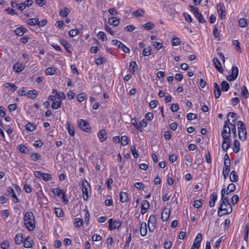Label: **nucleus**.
<instances>
[{"label":"nucleus","mask_w":249,"mask_h":249,"mask_svg":"<svg viewBox=\"0 0 249 249\" xmlns=\"http://www.w3.org/2000/svg\"><path fill=\"white\" fill-rule=\"evenodd\" d=\"M221 194V204L217 212V215L219 217L230 214L232 211V208L229 201L228 197L225 196V194H226V191L225 188L222 189Z\"/></svg>","instance_id":"nucleus-1"},{"label":"nucleus","mask_w":249,"mask_h":249,"mask_svg":"<svg viewBox=\"0 0 249 249\" xmlns=\"http://www.w3.org/2000/svg\"><path fill=\"white\" fill-rule=\"evenodd\" d=\"M24 225L26 228L30 231L35 229V216L32 212H27L24 216Z\"/></svg>","instance_id":"nucleus-2"},{"label":"nucleus","mask_w":249,"mask_h":249,"mask_svg":"<svg viewBox=\"0 0 249 249\" xmlns=\"http://www.w3.org/2000/svg\"><path fill=\"white\" fill-rule=\"evenodd\" d=\"M238 118L236 113L230 112L227 116V121L229 124H236V123L237 124H244L242 121L238 120Z\"/></svg>","instance_id":"nucleus-3"},{"label":"nucleus","mask_w":249,"mask_h":249,"mask_svg":"<svg viewBox=\"0 0 249 249\" xmlns=\"http://www.w3.org/2000/svg\"><path fill=\"white\" fill-rule=\"evenodd\" d=\"M88 188L90 189L89 184L86 179H83L82 182V190L83 195V198L85 201H87L89 199Z\"/></svg>","instance_id":"nucleus-4"},{"label":"nucleus","mask_w":249,"mask_h":249,"mask_svg":"<svg viewBox=\"0 0 249 249\" xmlns=\"http://www.w3.org/2000/svg\"><path fill=\"white\" fill-rule=\"evenodd\" d=\"M52 192L58 196L61 197L65 204L68 203V200L66 198V195L63 190L60 189L59 188H55L53 189Z\"/></svg>","instance_id":"nucleus-5"},{"label":"nucleus","mask_w":249,"mask_h":249,"mask_svg":"<svg viewBox=\"0 0 249 249\" xmlns=\"http://www.w3.org/2000/svg\"><path fill=\"white\" fill-rule=\"evenodd\" d=\"M156 218L154 214H151L148 221V228L149 231L153 232L156 228Z\"/></svg>","instance_id":"nucleus-6"},{"label":"nucleus","mask_w":249,"mask_h":249,"mask_svg":"<svg viewBox=\"0 0 249 249\" xmlns=\"http://www.w3.org/2000/svg\"><path fill=\"white\" fill-rule=\"evenodd\" d=\"M246 125H240L238 127V132L239 139L243 141L247 139V130Z\"/></svg>","instance_id":"nucleus-7"},{"label":"nucleus","mask_w":249,"mask_h":249,"mask_svg":"<svg viewBox=\"0 0 249 249\" xmlns=\"http://www.w3.org/2000/svg\"><path fill=\"white\" fill-rule=\"evenodd\" d=\"M221 135L223 140H229L231 139V128L229 125H224Z\"/></svg>","instance_id":"nucleus-8"},{"label":"nucleus","mask_w":249,"mask_h":249,"mask_svg":"<svg viewBox=\"0 0 249 249\" xmlns=\"http://www.w3.org/2000/svg\"><path fill=\"white\" fill-rule=\"evenodd\" d=\"M20 129L22 130V132L23 135H27V133L32 132L36 129V125H24V128H23V125L22 127L18 125Z\"/></svg>","instance_id":"nucleus-9"},{"label":"nucleus","mask_w":249,"mask_h":249,"mask_svg":"<svg viewBox=\"0 0 249 249\" xmlns=\"http://www.w3.org/2000/svg\"><path fill=\"white\" fill-rule=\"evenodd\" d=\"M98 137L101 142H103L107 140V132L104 129H101L97 134Z\"/></svg>","instance_id":"nucleus-10"},{"label":"nucleus","mask_w":249,"mask_h":249,"mask_svg":"<svg viewBox=\"0 0 249 249\" xmlns=\"http://www.w3.org/2000/svg\"><path fill=\"white\" fill-rule=\"evenodd\" d=\"M202 239V236L201 233H197L192 246L196 247V248H197V249H199V248L200 246Z\"/></svg>","instance_id":"nucleus-11"},{"label":"nucleus","mask_w":249,"mask_h":249,"mask_svg":"<svg viewBox=\"0 0 249 249\" xmlns=\"http://www.w3.org/2000/svg\"><path fill=\"white\" fill-rule=\"evenodd\" d=\"M217 199V195L215 192H213L210 196L209 205L210 207H213L214 206L215 202Z\"/></svg>","instance_id":"nucleus-12"},{"label":"nucleus","mask_w":249,"mask_h":249,"mask_svg":"<svg viewBox=\"0 0 249 249\" xmlns=\"http://www.w3.org/2000/svg\"><path fill=\"white\" fill-rule=\"evenodd\" d=\"M213 62L216 69L220 72L223 73V69L221 67V65L219 60L217 58H213Z\"/></svg>","instance_id":"nucleus-13"},{"label":"nucleus","mask_w":249,"mask_h":249,"mask_svg":"<svg viewBox=\"0 0 249 249\" xmlns=\"http://www.w3.org/2000/svg\"><path fill=\"white\" fill-rule=\"evenodd\" d=\"M231 144V140H223L222 144V149L224 151H227L230 147Z\"/></svg>","instance_id":"nucleus-14"},{"label":"nucleus","mask_w":249,"mask_h":249,"mask_svg":"<svg viewBox=\"0 0 249 249\" xmlns=\"http://www.w3.org/2000/svg\"><path fill=\"white\" fill-rule=\"evenodd\" d=\"M214 87V95L215 98H218L221 95V90L219 86L217 83H214L213 84Z\"/></svg>","instance_id":"nucleus-15"},{"label":"nucleus","mask_w":249,"mask_h":249,"mask_svg":"<svg viewBox=\"0 0 249 249\" xmlns=\"http://www.w3.org/2000/svg\"><path fill=\"white\" fill-rule=\"evenodd\" d=\"M170 211H167V208H165L162 213L161 214V219L162 221H167L170 216Z\"/></svg>","instance_id":"nucleus-16"},{"label":"nucleus","mask_w":249,"mask_h":249,"mask_svg":"<svg viewBox=\"0 0 249 249\" xmlns=\"http://www.w3.org/2000/svg\"><path fill=\"white\" fill-rule=\"evenodd\" d=\"M140 234L142 236H145L147 234V226L145 222L142 223L140 227Z\"/></svg>","instance_id":"nucleus-17"},{"label":"nucleus","mask_w":249,"mask_h":249,"mask_svg":"<svg viewBox=\"0 0 249 249\" xmlns=\"http://www.w3.org/2000/svg\"><path fill=\"white\" fill-rule=\"evenodd\" d=\"M122 222L119 219H116L114 220L113 222V224H112V227L111 229H109L110 231H112L114 229H118L122 225Z\"/></svg>","instance_id":"nucleus-18"},{"label":"nucleus","mask_w":249,"mask_h":249,"mask_svg":"<svg viewBox=\"0 0 249 249\" xmlns=\"http://www.w3.org/2000/svg\"><path fill=\"white\" fill-rule=\"evenodd\" d=\"M60 43L69 53L71 52V46L67 41L64 39L61 40L60 41Z\"/></svg>","instance_id":"nucleus-19"},{"label":"nucleus","mask_w":249,"mask_h":249,"mask_svg":"<svg viewBox=\"0 0 249 249\" xmlns=\"http://www.w3.org/2000/svg\"><path fill=\"white\" fill-rule=\"evenodd\" d=\"M120 22V19L117 18L116 17H113L111 18H109L108 19V23L111 25L116 26H117Z\"/></svg>","instance_id":"nucleus-20"},{"label":"nucleus","mask_w":249,"mask_h":249,"mask_svg":"<svg viewBox=\"0 0 249 249\" xmlns=\"http://www.w3.org/2000/svg\"><path fill=\"white\" fill-rule=\"evenodd\" d=\"M120 201L122 203H125L128 201V194L124 192H121L120 194Z\"/></svg>","instance_id":"nucleus-21"},{"label":"nucleus","mask_w":249,"mask_h":249,"mask_svg":"<svg viewBox=\"0 0 249 249\" xmlns=\"http://www.w3.org/2000/svg\"><path fill=\"white\" fill-rule=\"evenodd\" d=\"M27 30L24 28V27H20L19 28H17L15 30V33L16 34V35L19 36H22L24 33L26 32Z\"/></svg>","instance_id":"nucleus-22"},{"label":"nucleus","mask_w":249,"mask_h":249,"mask_svg":"<svg viewBox=\"0 0 249 249\" xmlns=\"http://www.w3.org/2000/svg\"><path fill=\"white\" fill-rule=\"evenodd\" d=\"M13 68L16 72H19L23 70L24 67L21 64L18 62L14 65Z\"/></svg>","instance_id":"nucleus-23"},{"label":"nucleus","mask_w":249,"mask_h":249,"mask_svg":"<svg viewBox=\"0 0 249 249\" xmlns=\"http://www.w3.org/2000/svg\"><path fill=\"white\" fill-rule=\"evenodd\" d=\"M32 240L30 236H27L25 238L24 242V247L25 248H30L32 247Z\"/></svg>","instance_id":"nucleus-24"},{"label":"nucleus","mask_w":249,"mask_h":249,"mask_svg":"<svg viewBox=\"0 0 249 249\" xmlns=\"http://www.w3.org/2000/svg\"><path fill=\"white\" fill-rule=\"evenodd\" d=\"M218 6V13H219V15L220 16V18L222 19H224L226 17V13L225 11L223 10V5H222L221 4H219L217 5Z\"/></svg>","instance_id":"nucleus-25"},{"label":"nucleus","mask_w":249,"mask_h":249,"mask_svg":"<svg viewBox=\"0 0 249 249\" xmlns=\"http://www.w3.org/2000/svg\"><path fill=\"white\" fill-rule=\"evenodd\" d=\"M18 149L22 153L27 154L29 153V149L24 144H19L18 146Z\"/></svg>","instance_id":"nucleus-26"},{"label":"nucleus","mask_w":249,"mask_h":249,"mask_svg":"<svg viewBox=\"0 0 249 249\" xmlns=\"http://www.w3.org/2000/svg\"><path fill=\"white\" fill-rule=\"evenodd\" d=\"M196 18L198 19L199 23H204L205 22V19H204L202 14L199 12L198 11H195V13L194 14Z\"/></svg>","instance_id":"nucleus-27"},{"label":"nucleus","mask_w":249,"mask_h":249,"mask_svg":"<svg viewBox=\"0 0 249 249\" xmlns=\"http://www.w3.org/2000/svg\"><path fill=\"white\" fill-rule=\"evenodd\" d=\"M57 69L53 67H50L47 68L45 70V73L47 75H54L57 73Z\"/></svg>","instance_id":"nucleus-28"},{"label":"nucleus","mask_w":249,"mask_h":249,"mask_svg":"<svg viewBox=\"0 0 249 249\" xmlns=\"http://www.w3.org/2000/svg\"><path fill=\"white\" fill-rule=\"evenodd\" d=\"M249 93L246 86H243L241 88V96L245 98L249 97Z\"/></svg>","instance_id":"nucleus-29"},{"label":"nucleus","mask_w":249,"mask_h":249,"mask_svg":"<svg viewBox=\"0 0 249 249\" xmlns=\"http://www.w3.org/2000/svg\"><path fill=\"white\" fill-rule=\"evenodd\" d=\"M23 237L22 233H18L16 234L15 241L17 245H20L23 242Z\"/></svg>","instance_id":"nucleus-30"},{"label":"nucleus","mask_w":249,"mask_h":249,"mask_svg":"<svg viewBox=\"0 0 249 249\" xmlns=\"http://www.w3.org/2000/svg\"><path fill=\"white\" fill-rule=\"evenodd\" d=\"M30 158L31 160L36 161L41 159V156L40 154L37 153H31Z\"/></svg>","instance_id":"nucleus-31"},{"label":"nucleus","mask_w":249,"mask_h":249,"mask_svg":"<svg viewBox=\"0 0 249 249\" xmlns=\"http://www.w3.org/2000/svg\"><path fill=\"white\" fill-rule=\"evenodd\" d=\"M240 144L239 141L237 140H235L234 141V144L233 147V151L234 153H238L240 150Z\"/></svg>","instance_id":"nucleus-32"},{"label":"nucleus","mask_w":249,"mask_h":249,"mask_svg":"<svg viewBox=\"0 0 249 249\" xmlns=\"http://www.w3.org/2000/svg\"><path fill=\"white\" fill-rule=\"evenodd\" d=\"M235 188L236 186L233 183H230L227 188L226 195H228L231 193L235 191Z\"/></svg>","instance_id":"nucleus-33"},{"label":"nucleus","mask_w":249,"mask_h":249,"mask_svg":"<svg viewBox=\"0 0 249 249\" xmlns=\"http://www.w3.org/2000/svg\"><path fill=\"white\" fill-rule=\"evenodd\" d=\"M230 179L231 182H237L238 180V176L234 170L231 172Z\"/></svg>","instance_id":"nucleus-34"},{"label":"nucleus","mask_w":249,"mask_h":249,"mask_svg":"<svg viewBox=\"0 0 249 249\" xmlns=\"http://www.w3.org/2000/svg\"><path fill=\"white\" fill-rule=\"evenodd\" d=\"M38 92L37 91L34 89L29 91L27 93V96L28 97L31 98V99H35L36 98V95L37 94Z\"/></svg>","instance_id":"nucleus-35"},{"label":"nucleus","mask_w":249,"mask_h":249,"mask_svg":"<svg viewBox=\"0 0 249 249\" xmlns=\"http://www.w3.org/2000/svg\"><path fill=\"white\" fill-rule=\"evenodd\" d=\"M102 162V160L99 158H96L93 162V164L96 170L99 171L101 169L100 163Z\"/></svg>","instance_id":"nucleus-36"},{"label":"nucleus","mask_w":249,"mask_h":249,"mask_svg":"<svg viewBox=\"0 0 249 249\" xmlns=\"http://www.w3.org/2000/svg\"><path fill=\"white\" fill-rule=\"evenodd\" d=\"M54 213L57 217H62L64 216V212L61 208H55Z\"/></svg>","instance_id":"nucleus-37"},{"label":"nucleus","mask_w":249,"mask_h":249,"mask_svg":"<svg viewBox=\"0 0 249 249\" xmlns=\"http://www.w3.org/2000/svg\"><path fill=\"white\" fill-rule=\"evenodd\" d=\"M129 140L126 136H123L121 138V143L122 146H125L128 144Z\"/></svg>","instance_id":"nucleus-38"},{"label":"nucleus","mask_w":249,"mask_h":249,"mask_svg":"<svg viewBox=\"0 0 249 249\" xmlns=\"http://www.w3.org/2000/svg\"><path fill=\"white\" fill-rule=\"evenodd\" d=\"M221 86L222 88V90L223 91H227L230 88V86H229V83L227 82H226V81H223L222 82V83L221 84Z\"/></svg>","instance_id":"nucleus-39"},{"label":"nucleus","mask_w":249,"mask_h":249,"mask_svg":"<svg viewBox=\"0 0 249 249\" xmlns=\"http://www.w3.org/2000/svg\"><path fill=\"white\" fill-rule=\"evenodd\" d=\"M129 69L133 72H135L138 70V66L135 61H132L129 64Z\"/></svg>","instance_id":"nucleus-40"},{"label":"nucleus","mask_w":249,"mask_h":249,"mask_svg":"<svg viewBox=\"0 0 249 249\" xmlns=\"http://www.w3.org/2000/svg\"><path fill=\"white\" fill-rule=\"evenodd\" d=\"M52 179V176L51 174L46 173H43L42 178L45 181H50Z\"/></svg>","instance_id":"nucleus-41"},{"label":"nucleus","mask_w":249,"mask_h":249,"mask_svg":"<svg viewBox=\"0 0 249 249\" xmlns=\"http://www.w3.org/2000/svg\"><path fill=\"white\" fill-rule=\"evenodd\" d=\"M118 48L121 49L125 53H129L130 49L126 47L122 42L119 43Z\"/></svg>","instance_id":"nucleus-42"},{"label":"nucleus","mask_w":249,"mask_h":249,"mask_svg":"<svg viewBox=\"0 0 249 249\" xmlns=\"http://www.w3.org/2000/svg\"><path fill=\"white\" fill-rule=\"evenodd\" d=\"M144 13V12L143 9H139L135 11L133 13V16H134L136 17H142V16H143Z\"/></svg>","instance_id":"nucleus-43"},{"label":"nucleus","mask_w":249,"mask_h":249,"mask_svg":"<svg viewBox=\"0 0 249 249\" xmlns=\"http://www.w3.org/2000/svg\"><path fill=\"white\" fill-rule=\"evenodd\" d=\"M249 233V224H247L246 225V227H245V233H244V240L246 242L248 241Z\"/></svg>","instance_id":"nucleus-44"},{"label":"nucleus","mask_w":249,"mask_h":249,"mask_svg":"<svg viewBox=\"0 0 249 249\" xmlns=\"http://www.w3.org/2000/svg\"><path fill=\"white\" fill-rule=\"evenodd\" d=\"M61 104V101H60V99H57L56 101H54L53 104H52V107L53 109H56L58 108Z\"/></svg>","instance_id":"nucleus-45"},{"label":"nucleus","mask_w":249,"mask_h":249,"mask_svg":"<svg viewBox=\"0 0 249 249\" xmlns=\"http://www.w3.org/2000/svg\"><path fill=\"white\" fill-rule=\"evenodd\" d=\"M143 27L147 30H150L154 28L155 25L154 24L149 22L143 24Z\"/></svg>","instance_id":"nucleus-46"},{"label":"nucleus","mask_w":249,"mask_h":249,"mask_svg":"<svg viewBox=\"0 0 249 249\" xmlns=\"http://www.w3.org/2000/svg\"><path fill=\"white\" fill-rule=\"evenodd\" d=\"M239 25L242 28L246 27L248 25L247 20L245 18H240L239 21Z\"/></svg>","instance_id":"nucleus-47"},{"label":"nucleus","mask_w":249,"mask_h":249,"mask_svg":"<svg viewBox=\"0 0 249 249\" xmlns=\"http://www.w3.org/2000/svg\"><path fill=\"white\" fill-rule=\"evenodd\" d=\"M180 40L178 37H174L171 40V44L172 46H177L180 44Z\"/></svg>","instance_id":"nucleus-48"},{"label":"nucleus","mask_w":249,"mask_h":249,"mask_svg":"<svg viewBox=\"0 0 249 249\" xmlns=\"http://www.w3.org/2000/svg\"><path fill=\"white\" fill-rule=\"evenodd\" d=\"M130 150L134 158L137 159L139 157V155L136 150L135 146L134 145H131Z\"/></svg>","instance_id":"nucleus-49"},{"label":"nucleus","mask_w":249,"mask_h":249,"mask_svg":"<svg viewBox=\"0 0 249 249\" xmlns=\"http://www.w3.org/2000/svg\"><path fill=\"white\" fill-rule=\"evenodd\" d=\"M83 223L82 220L80 218H76L74 219V224L76 228H80Z\"/></svg>","instance_id":"nucleus-50"},{"label":"nucleus","mask_w":249,"mask_h":249,"mask_svg":"<svg viewBox=\"0 0 249 249\" xmlns=\"http://www.w3.org/2000/svg\"><path fill=\"white\" fill-rule=\"evenodd\" d=\"M4 86L6 88L10 89L13 90V91H15L17 90L18 87L15 86L14 84L12 83H7L4 84Z\"/></svg>","instance_id":"nucleus-51"},{"label":"nucleus","mask_w":249,"mask_h":249,"mask_svg":"<svg viewBox=\"0 0 249 249\" xmlns=\"http://www.w3.org/2000/svg\"><path fill=\"white\" fill-rule=\"evenodd\" d=\"M106 62V58L104 57H99L95 60V63L97 65H101Z\"/></svg>","instance_id":"nucleus-52"},{"label":"nucleus","mask_w":249,"mask_h":249,"mask_svg":"<svg viewBox=\"0 0 249 249\" xmlns=\"http://www.w3.org/2000/svg\"><path fill=\"white\" fill-rule=\"evenodd\" d=\"M69 33L71 36L74 37L79 34V30L77 29H71Z\"/></svg>","instance_id":"nucleus-53"},{"label":"nucleus","mask_w":249,"mask_h":249,"mask_svg":"<svg viewBox=\"0 0 249 249\" xmlns=\"http://www.w3.org/2000/svg\"><path fill=\"white\" fill-rule=\"evenodd\" d=\"M150 205L148 201L147 200H143L141 203V207L144 208V209H148Z\"/></svg>","instance_id":"nucleus-54"},{"label":"nucleus","mask_w":249,"mask_h":249,"mask_svg":"<svg viewBox=\"0 0 249 249\" xmlns=\"http://www.w3.org/2000/svg\"><path fill=\"white\" fill-rule=\"evenodd\" d=\"M236 78L238 75V69L236 66H233L232 68V73L231 74Z\"/></svg>","instance_id":"nucleus-55"},{"label":"nucleus","mask_w":249,"mask_h":249,"mask_svg":"<svg viewBox=\"0 0 249 249\" xmlns=\"http://www.w3.org/2000/svg\"><path fill=\"white\" fill-rule=\"evenodd\" d=\"M69 9L67 8L62 9L60 12V15L61 17H66L69 14Z\"/></svg>","instance_id":"nucleus-56"},{"label":"nucleus","mask_w":249,"mask_h":249,"mask_svg":"<svg viewBox=\"0 0 249 249\" xmlns=\"http://www.w3.org/2000/svg\"><path fill=\"white\" fill-rule=\"evenodd\" d=\"M10 247V244L8 241H4L0 244V247L2 249H8Z\"/></svg>","instance_id":"nucleus-57"},{"label":"nucleus","mask_w":249,"mask_h":249,"mask_svg":"<svg viewBox=\"0 0 249 249\" xmlns=\"http://www.w3.org/2000/svg\"><path fill=\"white\" fill-rule=\"evenodd\" d=\"M203 204L202 201L201 200H196L194 201V206L198 209L202 207Z\"/></svg>","instance_id":"nucleus-58"},{"label":"nucleus","mask_w":249,"mask_h":249,"mask_svg":"<svg viewBox=\"0 0 249 249\" xmlns=\"http://www.w3.org/2000/svg\"><path fill=\"white\" fill-rule=\"evenodd\" d=\"M77 100L78 101V102H82V101H83L84 100H85V99L86 98V95H85V93H81L77 95Z\"/></svg>","instance_id":"nucleus-59"},{"label":"nucleus","mask_w":249,"mask_h":249,"mask_svg":"<svg viewBox=\"0 0 249 249\" xmlns=\"http://www.w3.org/2000/svg\"><path fill=\"white\" fill-rule=\"evenodd\" d=\"M183 16L187 22H189V23H191L192 22V18L189 14L185 12L183 14Z\"/></svg>","instance_id":"nucleus-60"},{"label":"nucleus","mask_w":249,"mask_h":249,"mask_svg":"<svg viewBox=\"0 0 249 249\" xmlns=\"http://www.w3.org/2000/svg\"><path fill=\"white\" fill-rule=\"evenodd\" d=\"M23 189L27 193H30L32 192V188L31 185L27 183H25L24 185Z\"/></svg>","instance_id":"nucleus-61"},{"label":"nucleus","mask_w":249,"mask_h":249,"mask_svg":"<svg viewBox=\"0 0 249 249\" xmlns=\"http://www.w3.org/2000/svg\"><path fill=\"white\" fill-rule=\"evenodd\" d=\"M28 22L30 25L34 26L37 24V19L36 18L29 19Z\"/></svg>","instance_id":"nucleus-62"},{"label":"nucleus","mask_w":249,"mask_h":249,"mask_svg":"<svg viewBox=\"0 0 249 249\" xmlns=\"http://www.w3.org/2000/svg\"><path fill=\"white\" fill-rule=\"evenodd\" d=\"M67 128L70 135L71 136L74 135V129L73 125H67Z\"/></svg>","instance_id":"nucleus-63"},{"label":"nucleus","mask_w":249,"mask_h":249,"mask_svg":"<svg viewBox=\"0 0 249 249\" xmlns=\"http://www.w3.org/2000/svg\"><path fill=\"white\" fill-rule=\"evenodd\" d=\"M197 115L196 114L190 113L187 115V118L188 120L192 121L196 118Z\"/></svg>","instance_id":"nucleus-64"}]
</instances>
